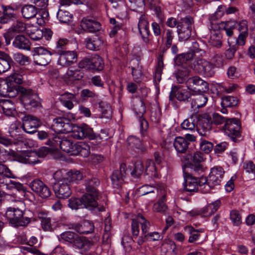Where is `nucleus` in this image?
Masks as SVG:
<instances>
[{
	"instance_id": "1",
	"label": "nucleus",
	"mask_w": 255,
	"mask_h": 255,
	"mask_svg": "<svg viewBox=\"0 0 255 255\" xmlns=\"http://www.w3.org/2000/svg\"><path fill=\"white\" fill-rule=\"evenodd\" d=\"M224 173V170L222 167L216 166L211 169L207 179L206 177H202L200 178V185L201 186H204V192H207L211 189L220 185Z\"/></svg>"
},
{
	"instance_id": "2",
	"label": "nucleus",
	"mask_w": 255,
	"mask_h": 255,
	"mask_svg": "<svg viewBox=\"0 0 255 255\" xmlns=\"http://www.w3.org/2000/svg\"><path fill=\"white\" fill-rule=\"evenodd\" d=\"M5 217L13 226H24L30 222V219L23 217V212L18 208L9 207L7 209Z\"/></svg>"
},
{
	"instance_id": "3",
	"label": "nucleus",
	"mask_w": 255,
	"mask_h": 255,
	"mask_svg": "<svg viewBox=\"0 0 255 255\" xmlns=\"http://www.w3.org/2000/svg\"><path fill=\"white\" fill-rule=\"evenodd\" d=\"M191 67L197 73L204 77H212L215 73V68L210 61L202 58L192 60Z\"/></svg>"
},
{
	"instance_id": "4",
	"label": "nucleus",
	"mask_w": 255,
	"mask_h": 255,
	"mask_svg": "<svg viewBox=\"0 0 255 255\" xmlns=\"http://www.w3.org/2000/svg\"><path fill=\"white\" fill-rule=\"evenodd\" d=\"M241 128L240 121L238 119L232 118L226 120L223 130L226 135L235 141L241 136Z\"/></svg>"
},
{
	"instance_id": "5",
	"label": "nucleus",
	"mask_w": 255,
	"mask_h": 255,
	"mask_svg": "<svg viewBox=\"0 0 255 255\" xmlns=\"http://www.w3.org/2000/svg\"><path fill=\"white\" fill-rule=\"evenodd\" d=\"M193 23V19L190 16H187L181 20L177 26L179 41H185L190 38Z\"/></svg>"
},
{
	"instance_id": "6",
	"label": "nucleus",
	"mask_w": 255,
	"mask_h": 255,
	"mask_svg": "<svg viewBox=\"0 0 255 255\" xmlns=\"http://www.w3.org/2000/svg\"><path fill=\"white\" fill-rule=\"evenodd\" d=\"M139 225L141 227L142 235L144 236L148 233L150 224L142 215L138 214L132 219L131 229L133 236H137L139 233Z\"/></svg>"
},
{
	"instance_id": "7",
	"label": "nucleus",
	"mask_w": 255,
	"mask_h": 255,
	"mask_svg": "<svg viewBox=\"0 0 255 255\" xmlns=\"http://www.w3.org/2000/svg\"><path fill=\"white\" fill-rule=\"evenodd\" d=\"M99 193H93L87 192L81 197L84 207L90 210H96L99 212L105 211V208L103 206L98 205L97 200Z\"/></svg>"
},
{
	"instance_id": "8",
	"label": "nucleus",
	"mask_w": 255,
	"mask_h": 255,
	"mask_svg": "<svg viewBox=\"0 0 255 255\" xmlns=\"http://www.w3.org/2000/svg\"><path fill=\"white\" fill-rule=\"evenodd\" d=\"M32 52L34 63L40 66L47 65L50 62L51 56L53 54L41 46L35 47Z\"/></svg>"
},
{
	"instance_id": "9",
	"label": "nucleus",
	"mask_w": 255,
	"mask_h": 255,
	"mask_svg": "<svg viewBox=\"0 0 255 255\" xmlns=\"http://www.w3.org/2000/svg\"><path fill=\"white\" fill-rule=\"evenodd\" d=\"M186 84L191 91L201 93L209 89L208 84L198 76H194L188 79Z\"/></svg>"
},
{
	"instance_id": "10",
	"label": "nucleus",
	"mask_w": 255,
	"mask_h": 255,
	"mask_svg": "<svg viewBox=\"0 0 255 255\" xmlns=\"http://www.w3.org/2000/svg\"><path fill=\"white\" fill-rule=\"evenodd\" d=\"M30 189L42 198H47L50 196V189L44 182L38 179L32 180L29 184Z\"/></svg>"
},
{
	"instance_id": "11",
	"label": "nucleus",
	"mask_w": 255,
	"mask_h": 255,
	"mask_svg": "<svg viewBox=\"0 0 255 255\" xmlns=\"http://www.w3.org/2000/svg\"><path fill=\"white\" fill-rule=\"evenodd\" d=\"M133 111L135 114L139 118L141 134L144 136V131L147 129L148 124L147 122L143 118V116L145 113V106L142 100H140L136 102L133 106Z\"/></svg>"
},
{
	"instance_id": "12",
	"label": "nucleus",
	"mask_w": 255,
	"mask_h": 255,
	"mask_svg": "<svg viewBox=\"0 0 255 255\" xmlns=\"http://www.w3.org/2000/svg\"><path fill=\"white\" fill-rule=\"evenodd\" d=\"M126 165L122 163L120 165L119 169L115 170L111 176V180L112 185L114 188L119 189L125 182V178L126 176Z\"/></svg>"
},
{
	"instance_id": "13",
	"label": "nucleus",
	"mask_w": 255,
	"mask_h": 255,
	"mask_svg": "<svg viewBox=\"0 0 255 255\" xmlns=\"http://www.w3.org/2000/svg\"><path fill=\"white\" fill-rule=\"evenodd\" d=\"M51 127L52 129L57 133H68L72 129L70 120L63 117L54 119Z\"/></svg>"
},
{
	"instance_id": "14",
	"label": "nucleus",
	"mask_w": 255,
	"mask_h": 255,
	"mask_svg": "<svg viewBox=\"0 0 255 255\" xmlns=\"http://www.w3.org/2000/svg\"><path fill=\"white\" fill-rule=\"evenodd\" d=\"M198 119L196 127L198 133L201 136H207L211 129L210 116L206 114H202L198 117Z\"/></svg>"
},
{
	"instance_id": "15",
	"label": "nucleus",
	"mask_w": 255,
	"mask_h": 255,
	"mask_svg": "<svg viewBox=\"0 0 255 255\" xmlns=\"http://www.w3.org/2000/svg\"><path fill=\"white\" fill-rule=\"evenodd\" d=\"M22 120V128L25 132L28 133H34L41 125L40 121L38 118L31 115L25 116Z\"/></svg>"
},
{
	"instance_id": "16",
	"label": "nucleus",
	"mask_w": 255,
	"mask_h": 255,
	"mask_svg": "<svg viewBox=\"0 0 255 255\" xmlns=\"http://www.w3.org/2000/svg\"><path fill=\"white\" fill-rule=\"evenodd\" d=\"M80 26L83 30L90 33L96 32L101 28V23L95 18L89 16L82 18Z\"/></svg>"
},
{
	"instance_id": "17",
	"label": "nucleus",
	"mask_w": 255,
	"mask_h": 255,
	"mask_svg": "<svg viewBox=\"0 0 255 255\" xmlns=\"http://www.w3.org/2000/svg\"><path fill=\"white\" fill-rule=\"evenodd\" d=\"M58 63L63 67L69 66L76 62L77 55L74 51H65L58 54Z\"/></svg>"
},
{
	"instance_id": "18",
	"label": "nucleus",
	"mask_w": 255,
	"mask_h": 255,
	"mask_svg": "<svg viewBox=\"0 0 255 255\" xmlns=\"http://www.w3.org/2000/svg\"><path fill=\"white\" fill-rule=\"evenodd\" d=\"M167 194V190L166 188L159 190V194L157 196L159 198L158 201L154 204L153 207L154 211L163 214H166L167 206L165 202L166 201Z\"/></svg>"
},
{
	"instance_id": "19",
	"label": "nucleus",
	"mask_w": 255,
	"mask_h": 255,
	"mask_svg": "<svg viewBox=\"0 0 255 255\" xmlns=\"http://www.w3.org/2000/svg\"><path fill=\"white\" fill-rule=\"evenodd\" d=\"M138 29L143 40L147 43L149 41L150 31L148 22L145 15L142 14L139 18Z\"/></svg>"
},
{
	"instance_id": "20",
	"label": "nucleus",
	"mask_w": 255,
	"mask_h": 255,
	"mask_svg": "<svg viewBox=\"0 0 255 255\" xmlns=\"http://www.w3.org/2000/svg\"><path fill=\"white\" fill-rule=\"evenodd\" d=\"M127 144L128 149L136 153H141L145 151V148L142 145L141 140L135 136H128L127 139Z\"/></svg>"
},
{
	"instance_id": "21",
	"label": "nucleus",
	"mask_w": 255,
	"mask_h": 255,
	"mask_svg": "<svg viewBox=\"0 0 255 255\" xmlns=\"http://www.w3.org/2000/svg\"><path fill=\"white\" fill-rule=\"evenodd\" d=\"M22 96L21 101L25 106H30L31 107H35L39 104L38 96L33 93L29 90H24V92L22 91Z\"/></svg>"
},
{
	"instance_id": "22",
	"label": "nucleus",
	"mask_w": 255,
	"mask_h": 255,
	"mask_svg": "<svg viewBox=\"0 0 255 255\" xmlns=\"http://www.w3.org/2000/svg\"><path fill=\"white\" fill-rule=\"evenodd\" d=\"M54 189L59 198H67L71 194L69 183L67 181L55 183Z\"/></svg>"
},
{
	"instance_id": "23",
	"label": "nucleus",
	"mask_w": 255,
	"mask_h": 255,
	"mask_svg": "<svg viewBox=\"0 0 255 255\" xmlns=\"http://www.w3.org/2000/svg\"><path fill=\"white\" fill-rule=\"evenodd\" d=\"M19 156V161L23 163L35 164L39 162V157L36 151H24L20 153Z\"/></svg>"
},
{
	"instance_id": "24",
	"label": "nucleus",
	"mask_w": 255,
	"mask_h": 255,
	"mask_svg": "<svg viewBox=\"0 0 255 255\" xmlns=\"http://www.w3.org/2000/svg\"><path fill=\"white\" fill-rule=\"evenodd\" d=\"M191 96V93L186 89H183L180 87L174 86L172 88L169 96V99L172 100L176 97L178 101H185Z\"/></svg>"
},
{
	"instance_id": "25",
	"label": "nucleus",
	"mask_w": 255,
	"mask_h": 255,
	"mask_svg": "<svg viewBox=\"0 0 255 255\" xmlns=\"http://www.w3.org/2000/svg\"><path fill=\"white\" fill-rule=\"evenodd\" d=\"M200 184V180L199 181L197 178L189 175L185 178L184 190L187 192H195L197 191L198 186L204 189V186H201Z\"/></svg>"
},
{
	"instance_id": "26",
	"label": "nucleus",
	"mask_w": 255,
	"mask_h": 255,
	"mask_svg": "<svg viewBox=\"0 0 255 255\" xmlns=\"http://www.w3.org/2000/svg\"><path fill=\"white\" fill-rule=\"evenodd\" d=\"M26 72L24 70L20 69L19 70L15 71L13 74L8 76L6 79V81L8 83L11 85L21 84L23 83L25 76Z\"/></svg>"
},
{
	"instance_id": "27",
	"label": "nucleus",
	"mask_w": 255,
	"mask_h": 255,
	"mask_svg": "<svg viewBox=\"0 0 255 255\" xmlns=\"http://www.w3.org/2000/svg\"><path fill=\"white\" fill-rule=\"evenodd\" d=\"M58 100L62 105L68 110L73 109L74 107L73 102L76 101L75 95L69 92H65L61 95L58 98Z\"/></svg>"
},
{
	"instance_id": "28",
	"label": "nucleus",
	"mask_w": 255,
	"mask_h": 255,
	"mask_svg": "<svg viewBox=\"0 0 255 255\" xmlns=\"http://www.w3.org/2000/svg\"><path fill=\"white\" fill-rule=\"evenodd\" d=\"M73 155H80L83 157H88L90 153V145L85 142H78L75 143Z\"/></svg>"
},
{
	"instance_id": "29",
	"label": "nucleus",
	"mask_w": 255,
	"mask_h": 255,
	"mask_svg": "<svg viewBox=\"0 0 255 255\" xmlns=\"http://www.w3.org/2000/svg\"><path fill=\"white\" fill-rule=\"evenodd\" d=\"M13 47L23 50H30V43L29 40L22 35L16 36L12 42Z\"/></svg>"
},
{
	"instance_id": "30",
	"label": "nucleus",
	"mask_w": 255,
	"mask_h": 255,
	"mask_svg": "<svg viewBox=\"0 0 255 255\" xmlns=\"http://www.w3.org/2000/svg\"><path fill=\"white\" fill-rule=\"evenodd\" d=\"M74 229L79 234H88L94 231V226L89 221H84L81 224L75 225Z\"/></svg>"
},
{
	"instance_id": "31",
	"label": "nucleus",
	"mask_w": 255,
	"mask_h": 255,
	"mask_svg": "<svg viewBox=\"0 0 255 255\" xmlns=\"http://www.w3.org/2000/svg\"><path fill=\"white\" fill-rule=\"evenodd\" d=\"M85 43L87 48L93 51L99 50L103 44V41L97 36L87 38Z\"/></svg>"
},
{
	"instance_id": "32",
	"label": "nucleus",
	"mask_w": 255,
	"mask_h": 255,
	"mask_svg": "<svg viewBox=\"0 0 255 255\" xmlns=\"http://www.w3.org/2000/svg\"><path fill=\"white\" fill-rule=\"evenodd\" d=\"M12 62V59L8 54L4 52H0V74L10 69Z\"/></svg>"
},
{
	"instance_id": "33",
	"label": "nucleus",
	"mask_w": 255,
	"mask_h": 255,
	"mask_svg": "<svg viewBox=\"0 0 255 255\" xmlns=\"http://www.w3.org/2000/svg\"><path fill=\"white\" fill-rule=\"evenodd\" d=\"M189 142L183 137L178 136L175 138L173 145L178 153H185L188 149Z\"/></svg>"
},
{
	"instance_id": "34",
	"label": "nucleus",
	"mask_w": 255,
	"mask_h": 255,
	"mask_svg": "<svg viewBox=\"0 0 255 255\" xmlns=\"http://www.w3.org/2000/svg\"><path fill=\"white\" fill-rule=\"evenodd\" d=\"M165 188H166L162 185L154 186L148 184H145L139 188L138 192L141 195H144L156 192L157 196L159 194V190L160 191L161 189H165Z\"/></svg>"
},
{
	"instance_id": "35",
	"label": "nucleus",
	"mask_w": 255,
	"mask_h": 255,
	"mask_svg": "<svg viewBox=\"0 0 255 255\" xmlns=\"http://www.w3.org/2000/svg\"><path fill=\"white\" fill-rule=\"evenodd\" d=\"M21 12L24 18L30 19L35 17L38 11L35 6L32 4H26L21 8Z\"/></svg>"
},
{
	"instance_id": "36",
	"label": "nucleus",
	"mask_w": 255,
	"mask_h": 255,
	"mask_svg": "<svg viewBox=\"0 0 255 255\" xmlns=\"http://www.w3.org/2000/svg\"><path fill=\"white\" fill-rule=\"evenodd\" d=\"M13 18L14 10L10 7L3 6V12L0 11V23H6Z\"/></svg>"
},
{
	"instance_id": "37",
	"label": "nucleus",
	"mask_w": 255,
	"mask_h": 255,
	"mask_svg": "<svg viewBox=\"0 0 255 255\" xmlns=\"http://www.w3.org/2000/svg\"><path fill=\"white\" fill-rule=\"evenodd\" d=\"M0 106L3 112L8 116H12L15 113V107L13 103L8 100H0Z\"/></svg>"
},
{
	"instance_id": "38",
	"label": "nucleus",
	"mask_w": 255,
	"mask_h": 255,
	"mask_svg": "<svg viewBox=\"0 0 255 255\" xmlns=\"http://www.w3.org/2000/svg\"><path fill=\"white\" fill-rule=\"evenodd\" d=\"M73 244L78 249L83 250V251L89 250L93 245L92 242L84 238H76Z\"/></svg>"
},
{
	"instance_id": "39",
	"label": "nucleus",
	"mask_w": 255,
	"mask_h": 255,
	"mask_svg": "<svg viewBox=\"0 0 255 255\" xmlns=\"http://www.w3.org/2000/svg\"><path fill=\"white\" fill-rule=\"evenodd\" d=\"M74 147L75 143L71 139L63 138L60 142V147L61 150L71 155H73Z\"/></svg>"
},
{
	"instance_id": "40",
	"label": "nucleus",
	"mask_w": 255,
	"mask_h": 255,
	"mask_svg": "<svg viewBox=\"0 0 255 255\" xmlns=\"http://www.w3.org/2000/svg\"><path fill=\"white\" fill-rule=\"evenodd\" d=\"M82 128L84 130L82 131L84 133V138L87 137L90 140H96L97 141L102 139V137L99 134H96L94 132L93 128L88 125L82 124Z\"/></svg>"
},
{
	"instance_id": "41",
	"label": "nucleus",
	"mask_w": 255,
	"mask_h": 255,
	"mask_svg": "<svg viewBox=\"0 0 255 255\" xmlns=\"http://www.w3.org/2000/svg\"><path fill=\"white\" fill-rule=\"evenodd\" d=\"M174 37V31L170 29H165L162 34V41L166 48H169L172 45Z\"/></svg>"
},
{
	"instance_id": "42",
	"label": "nucleus",
	"mask_w": 255,
	"mask_h": 255,
	"mask_svg": "<svg viewBox=\"0 0 255 255\" xmlns=\"http://www.w3.org/2000/svg\"><path fill=\"white\" fill-rule=\"evenodd\" d=\"M66 181L69 183L71 182H77L83 178V174L79 170H71L66 173Z\"/></svg>"
},
{
	"instance_id": "43",
	"label": "nucleus",
	"mask_w": 255,
	"mask_h": 255,
	"mask_svg": "<svg viewBox=\"0 0 255 255\" xmlns=\"http://www.w3.org/2000/svg\"><path fill=\"white\" fill-rule=\"evenodd\" d=\"M163 68V58L162 57L160 56L158 59V63L157 66H156L154 74L153 82L155 85H157L161 80Z\"/></svg>"
},
{
	"instance_id": "44",
	"label": "nucleus",
	"mask_w": 255,
	"mask_h": 255,
	"mask_svg": "<svg viewBox=\"0 0 255 255\" xmlns=\"http://www.w3.org/2000/svg\"><path fill=\"white\" fill-rule=\"evenodd\" d=\"M86 192L99 193L96 187L100 185L99 180L95 177L86 179L85 181Z\"/></svg>"
},
{
	"instance_id": "45",
	"label": "nucleus",
	"mask_w": 255,
	"mask_h": 255,
	"mask_svg": "<svg viewBox=\"0 0 255 255\" xmlns=\"http://www.w3.org/2000/svg\"><path fill=\"white\" fill-rule=\"evenodd\" d=\"M208 101L207 97L203 94H199L195 98L192 99L191 107L192 109L196 108L199 109L207 103Z\"/></svg>"
},
{
	"instance_id": "46",
	"label": "nucleus",
	"mask_w": 255,
	"mask_h": 255,
	"mask_svg": "<svg viewBox=\"0 0 255 255\" xmlns=\"http://www.w3.org/2000/svg\"><path fill=\"white\" fill-rule=\"evenodd\" d=\"M189 75L188 70L186 68L181 67L174 73V76L178 83L182 84L186 82V79Z\"/></svg>"
},
{
	"instance_id": "47",
	"label": "nucleus",
	"mask_w": 255,
	"mask_h": 255,
	"mask_svg": "<svg viewBox=\"0 0 255 255\" xmlns=\"http://www.w3.org/2000/svg\"><path fill=\"white\" fill-rule=\"evenodd\" d=\"M197 118H198V117L196 115H192L190 118L185 120L181 124L182 128L191 131H194L196 127L194 122V119Z\"/></svg>"
},
{
	"instance_id": "48",
	"label": "nucleus",
	"mask_w": 255,
	"mask_h": 255,
	"mask_svg": "<svg viewBox=\"0 0 255 255\" xmlns=\"http://www.w3.org/2000/svg\"><path fill=\"white\" fill-rule=\"evenodd\" d=\"M221 202L219 200L209 204L203 210V214L205 216H210L215 213L220 206Z\"/></svg>"
},
{
	"instance_id": "49",
	"label": "nucleus",
	"mask_w": 255,
	"mask_h": 255,
	"mask_svg": "<svg viewBox=\"0 0 255 255\" xmlns=\"http://www.w3.org/2000/svg\"><path fill=\"white\" fill-rule=\"evenodd\" d=\"M222 35L220 32L218 31L216 33H211L209 40V43L210 45L216 48H220L222 45Z\"/></svg>"
},
{
	"instance_id": "50",
	"label": "nucleus",
	"mask_w": 255,
	"mask_h": 255,
	"mask_svg": "<svg viewBox=\"0 0 255 255\" xmlns=\"http://www.w3.org/2000/svg\"><path fill=\"white\" fill-rule=\"evenodd\" d=\"M224 30L228 36H232L233 35V30L235 29L238 26V23L235 20H230L225 22H222Z\"/></svg>"
},
{
	"instance_id": "51",
	"label": "nucleus",
	"mask_w": 255,
	"mask_h": 255,
	"mask_svg": "<svg viewBox=\"0 0 255 255\" xmlns=\"http://www.w3.org/2000/svg\"><path fill=\"white\" fill-rule=\"evenodd\" d=\"M237 97L232 96H224L222 98L221 105L222 107H233L238 104Z\"/></svg>"
},
{
	"instance_id": "52",
	"label": "nucleus",
	"mask_w": 255,
	"mask_h": 255,
	"mask_svg": "<svg viewBox=\"0 0 255 255\" xmlns=\"http://www.w3.org/2000/svg\"><path fill=\"white\" fill-rule=\"evenodd\" d=\"M92 70H102L104 68V62L102 58L98 55H94L91 57Z\"/></svg>"
},
{
	"instance_id": "53",
	"label": "nucleus",
	"mask_w": 255,
	"mask_h": 255,
	"mask_svg": "<svg viewBox=\"0 0 255 255\" xmlns=\"http://www.w3.org/2000/svg\"><path fill=\"white\" fill-rule=\"evenodd\" d=\"M144 171L143 163L140 160H137L134 163V168L130 172L132 177L134 178L139 177Z\"/></svg>"
},
{
	"instance_id": "54",
	"label": "nucleus",
	"mask_w": 255,
	"mask_h": 255,
	"mask_svg": "<svg viewBox=\"0 0 255 255\" xmlns=\"http://www.w3.org/2000/svg\"><path fill=\"white\" fill-rule=\"evenodd\" d=\"M72 15L69 12L59 9L57 13V17L62 23H68L71 21Z\"/></svg>"
},
{
	"instance_id": "55",
	"label": "nucleus",
	"mask_w": 255,
	"mask_h": 255,
	"mask_svg": "<svg viewBox=\"0 0 255 255\" xmlns=\"http://www.w3.org/2000/svg\"><path fill=\"white\" fill-rule=\"evenodd\" d=\"M185 230L190 234L188 242L191 243L198 240L200 236L198 232H202V229L195 230L191 226H186L185 228Z\"/></svg>"
},
{
	"instance_id": "56",
	"label": "nucleus",
	"mask_w": 255,
	"mask_h": 255,
	"mask_svg": "<svg viewBox=\"0 0 255 255\" xmlns=\"http://www.w3.org/2000/svg\"><path fill=\"white\" fill-rule=\"evenodd\" d=\"M211 61L215 68H222L226 64V61L221 54L214 55L211 58Z\"/></svg>"
},
{
	"instance_id": "57",
	"label": "nucleus",
	"mask_w": 255,
	"mask_h": 255,
	"mask_svg": "<svg viewBox=\"0 0 255 255\" xmlns=\"http://www.w3.org/2000/svg\"><path fill=\"white\" fill-rule=\"evenodd\" d=\"M82 198H71L68 200V207L72 210H78L84 207Z\"/></svg>"
},
{
	"instance_id": "58",
	"label": "nucleus",
	"mask_w": 255,
	"mask_h": 255,
	"mask_svg": "<svg viewBox=\"0 0 255 255\" xmlns=\"http://www.w3.org/2000/svg\"><path fill=\"white\" fill-rule=\"evenodd\" d=\"M68 40L66 38L59 39L56 42V46L53 50V53L58 54L59 53H61V52L65 51L64 50L66 48V46L68 44Z\"/></svg>"
},
{
	"instance_id": "59",
	"label": "nucleus",
	"mask_w": 255,
	"mask_h": 255,
	"mask_svg": "<svg viewBox=\"0 0 255 255\" xmlns=\"http://www.w3.org/2000/svg\"><path fill=\"white\" fill-rule=\"evenodd\" d=\"M66 76L71 80H80L83 77V73L80 70L69 69L67 71Z\"/></svg>"
},
{
	"instance_id": "60",
	"label": "nucleus",
	"mask_w": 255,
	"mask_h": 255,
	"mask_svg": "<svg viewBox=\"0 0 255 255\" xmlns=\"http://www.w3.org/2000/svg\"><path fill=\"white\" fill-rule=\"evenodd\" d=\"M26 34H28L29 37L33 40L37 41L41 39L43 37V33L42 31L36 28L33 29L26 30Z\"/></svg>"
},
{
	"instance_id": "61",
	"label": "nucleus",
	"mask_w": 255,
	"mask_h": 255,
	"mask_svg": "<svg viewBox=\"0 0 255 255\" xmlns=\"http://www.w3.org/2000/svg\"><path fill=\"white\" fill-rule=\"evenodd\" d=\"M12 32L20 33L24 31L26 32V30L28 28L26 27L25 24L21 21H17L13 24L12 26L9 28Z\"/></svg>"
},
{
	"instance_id": "62",
	"label": "nucleus",
	"mask_w": 255,
	"mask_h": 255,
	"mask_svg": "<svg viewBox=\"0 0 255 255\" xmlns=\"http://www.w3.org/2000/svg\"><path fill=\"white\" fill-rule=\"evenodd\" d=\"M150 9L154 12V14L159 20L160 23H162L165 19V17L163 13V11L161 7L158 5V4H155L154 5L149 7Z\"/></svg>"
},
{
	"instance_id": "63",
	"label": "nucleus",
	"mask_w": 255,
	"mask_h": 255,
	"mask_svg": "<svg viewBox=\"0 0 255 255\" xmlns=\"http://www.w3.org/2000/svg\"><path fill=\"white\" fill-rule=\"evenodd\" d=\"M82 130L84 129L82 128V125L80 126H74L71 129L72 136L78 139L84 138V134L82 132Z\"/></svg>"
},
{
	"instance_id": "64",
	"label": "nucleus",
	"mask_w": 255,
	"mask_h": 255,
	"mask_svg": "<svg viewBox=\"0 0 255 255\" xmlns=\"http://www.w3.org/2000/svg\"><path fill=\"white\" fill-rule=\"evenodd\" d=\"M78 235L72 232H65L61 235V238L63 241L73 244Z\"/></svg>"
}]
</instances>
